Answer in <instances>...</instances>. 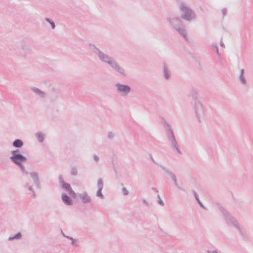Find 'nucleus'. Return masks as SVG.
Returning <instances> with one entry per match:
<instances>
[{
  "instance_id": "nucleus-37",
  "label": "nucleus",
  "mask_w": 253,
  "mask_h": 253,
  "mask_svg": "<svg viewBox=\"0 0 253 253\" xmlns=\"http://www.w3.org/2000/svg\"><path fill=\"white\" fill-rule=\"evenodd\" d=\"M220 45L221 46H222V47L224 48L225 47V45L223 43V42L222 41V40H221L220 42Z\"/></svg>"
},
{
  "instance_id": "nucleus-36",
  "label": "nucleus",
  "mask_w": 253,
  "mask_h": 253,
  "mask_svg": "<svg viewBox=\"0 0 253 253\" xmlns=\"http://www.w3.org/2000/svg\"><path fill=\"white\" fill-rule=\"evenodd\" d=\"M142 202H143V204H145V205H146L147 206H149V204H148V202L146 200L143 199L142 200Z\"/></svg>"
},
{
  "instance_id": "nucleus-18",
  "label": "nucleus",
  "mask_w": 253,
  "mask_h": 253,
  "mask_svg": "<svg viewBox=\"0 0 253 253\" xmlns=\"http://www.w3.org/2000/svg\"><path fill=\"white\" fill-rule=\"evenodd\" d=\"M35 136L39 142L42 143L43 141L45 135L42 132H36Z\"/></svg>"
},
{
  "instance_id": "nucleus-31",
  "label": "nucleus",
  "mask_w": 253,
  "mask_h": 253,
  "mask_svg": "<svg viewBox=\"0 0 253 253\" xmlns=\"http://www.w3.org/2000/svg\"><path fill=\"white\" fill-rule=\"evenodd\" d=\"M158 197L159 198V200L158 201V203L160 205H162V206H164V202L163 201V200L161 199L160 196L158 195Z\"/></svg>"
},
{
  "instance_id": "nucleus-29",
  "label": "nucleus",
  "mask_w": 253,
  "mask_h": 253,
  "mask_svg": "<svg viewBox=\"0 0 253 253\" xmlns=\"http://www.w3.org/2000/svg\"><path fill=\"white\" fill-rule=\"evenodd\" d=\"M122 192L124 196H127L128 195V191L126 187H123L122 189Z\"/></svg>"
},
{
  "instance_id": "nucleus-11",
  "label": "nucleus",
  "mask_w": 253,
  "mask_h": 253,
  "mask_svg": "<svg viewBox=\"0 0 253 253\" xmlns=\"http://www.w3.org/2000/svg\"><path fill=\"white\" fill-rule=\"evenodd\" d=\"M30 89L38 97L41 99H45L46 98V93L39 89L38 87L35 86H31Z\"/></svg>"
},
{
  "instance_id": "nucleus-5",
  "label": "nucleus",
  "mask_w": 253,
  "mask_h": 253,
  "mask_svg": "<svg viewBox=\"0 0 253 253\" xmlns=\"http://www.w3.org/2000/svg\"><path fill=\"white\" fill-rule=\"evenodd\" d=\"M189 96L192 99L191 103L196 117L198 121H200V119L204 117V111L202 104L197 97V92L194 90H192Z\"/></svg>"
},
{
  "instance_id": "nucleus-24",
  "label": "nucleus",
  "mask_w": 253,
  "mask_h": 253,
  "mask_svg": "<svg viewBox=\"0 0 253 253\" xmlns=\"http://www.w3.org/2000/svg\"><path fill=\"white\" fill-rule=\"evenodd\" d=\"M172 181L173 183V184L179 189H182V188L178 184V183L177 182V179L176 177V176H173L171 178Z\"/></svg>"
},
{
  "instance_id": "nucleus-42",
  "label": "nucleus",
  "mask_w": 253,
  "mask_h": 253,
  "mask_svg": "<svg viewBox=\"0 0 253 253\" xmlns=\"http://www.w3.org/2000/svg\"><path fill=\"white\" fill-rule=\"evenodd\" d=\"M152 189L153 190H155L157 192H158V190L156 188H153Z\"/></svg>"
},
{
  "instance_id": "nucleus-16",
  "label": "nucleus",
  "mask_w": 253,
  "mask_h": 253,
  "mask_svg": "<svg viewBox=\"0 0 253 253\" xmlns=\"http://www.w3.org/2000/svg\"><path fill=\"white\" fill-rule=\"evenodd\" d=\"M245 70L244 69H242L240 70V74L238 77V81L239 82L243 85L247 84V81L245 79Z\"/></svg>"
},
{
  "instance_id": "nucleus-32",
  "label": "nucleus",
  "mask_w": 253,
  "mask_h": 253,
  "mask_svg": "<svg viewBox=\"0 0 253 253\" xmlns=\"http://www.w3.org/2000/svg\"><path fill=\"white\" fill-rule=\"evenodd\" d=\"M114 137V134L112 132H109L108 133V137L109 139H112Z\"/></svg>"
},
{
  "instance_id": "nucleus-15",
  "label": "nucleus",
  "mask_w": 253,
  "mask_h": 253,
  "mask_svg": "<svg viewBox=\"0 0 253 253\" xmlns=\"http://www.w3.org/2000/svg\"><path fill=\"white\" fill-rule=\"evenodd\" d=\"M170 72L168 65L165 63H163V76L165 80H169L170 78Z\"/></svg>"
},
{
  "instance_id": "nucleus-20",
  "label": "nucleus",
  "mask_w": 253,
  "mask_h": 253,
  "mask_svg": "<svg viewBox=\"0 0 253 253\" xmlns=\"http://www.w3.org/2000/svg\"><path fill=\"white\" fill-rule=\"evenodd\" d=\"M192 192L193 193L194 196L195 198L196 199V201H197L198 204L200 206L201 208H202L204 209H205V207L204 206L202 202L200 201L198 194L195 191L192 190Z\"/></svg>"
},
{
  "instance_id": "nucleus-3",
  "label": "nucleus",
  "mask_w": 253,
  "mask_h": 253,
  "mask_svg": "<svg viewBox=\"0 0 253 253\" xmlns=\"http://www.w3.org/2000/svg\"><path fill=\"white\" fill-rule=\"evenodd\" d=\"M167 21L170 27L177 32L186 41H188L185 27L179 17L170 16L167 18Z\"/></svg>"
},
{
  "instance_id": "nucleus-7",
  "label": "nucleus",
  "mask_w": 253,
  "mask_h": 253,
  "mask_svg": "<svg viewBox=\"0 0 253 253\" xmlns=\"http://www.w3.org/2000/svg\"><path fill=\"white\" fill-rule=\"evenodd\" d=\"M180 10L182 12L181 18L183 19L191 21L196 19V14L190 8L185 5L184 3H181L179 7Z\"/></svg>"
},
{
  "instance_id": "nucleus-21",
  "label": "nucleus",
  "mask_w": 253,
  "mask_h": 253,
  "mask_svg": "<svg viewBox=\"0 0 253 253\" xmlns=\"http://www.w3.org/2000/svg\"><path fill=\"white\" fill-rule=\"evenodd\" d=\"M22 237V234L20 232H18L13 236H10L8 238L9 241L13 240L14 239H19Z\"/></svg>"
},
{
  "instance_id": "nucleus-12",
  "label": "nucleus",
  "mask_w": 253,
  "mask_h": 253,
  "mask_svg": "<svg viewBox=\"0 0 253 253\" xmlns=\"http://www.w3.org/2000/svg\"><path fill=\"white\" fill-rule=\"evenodd\" d=\"M30 175L33 179V181L38 189H41V186L40 184L38 173L36 172H31L30 173Z\"/></svg>"
},
{
  "instance_id": "nucleus-19",
  "label": "nucleus",
  "mask_w": 253,
  "mask_h": 253,
  "mask_svg": "<svg viewBox=\"0 0 253 253\" xmlns=\"http://www.w3.org/2000/svg\"><path fill=\"white\" fill-rule=\"evenodd\" d=\"M24 187L25 188H27L28 190H29L31 193H32V197L33 198H35L36 193L34 189L33 188L32 186L30 185L28 183L26 182L24 185Z\"/></svg>"
},
{
  "instance_id": "nucleus-41",
  "label": "nucleus",
  "mask_w": 253,
  "mask_h": 253,
  "mask_svg": "<svg viewBox=\"0 0 253 253\" xmlns=\"http://www.w3.org/2000/svg\"><path fill=\"white\" fill-rule=\"evenodd\" d=\"M57 98V95H56L55 98L53 99H51V101H54V100H56Z\"/></svg>"
},
{
  "instance_id": "nucleus-39",
  "label": "nucleus",
  "mask_w": 253,
  "mask_h": 253,
  "mask_svg": "<svg viewBox=\"0 0 253 253\" xmlns=\"http://www.w3.org/2000/svg\"><path fill=\"white\" fill-rule=\"evenodd\" d=\"M65 238H66L69 240H72L73 239L72 237H70L69 236H66Z\"/></svg>"
},
{
  "instance_id": "nucleus-35",
  "label": "nucleus",
  "mask_w": 253,
  "mask_h": 253,
  "mask_svg": "<svg viewBox=\"0 0 253 253\" xmlns=\"http://www.w3.org/2000/svg\"><path fill=\"white\" fill-rule=\"evenodd\" d=\"M207 253H218L216 251H210V250H207Z\"/></svg>"
},
{
  "instance_id": "nucleus-23",
  "label": "nucleus",
  "mask_w": 253,
  "mask_h": 253,
  "mask_svg": "<svg viewBox=\"0 0 253 253\" xmlns=\"http://www.w3.org/2000/svg\"><path fill=\"white\" fill-rule=\"evenodd\" d=\"M45 20L46 22H47L51 27L52 29H54L55 28V25L53 21H52L50 19L48 18H45Z\"/></svg>"
},
{
  "instance_id": "nucleus-4",
  "label": "nucleus",
  "mask_w": 253,
  "mask_h": 253,
  "mask_svg": "<svg viewBox=\"0 0 253 253\" xmlns=\"http://www.w3.org/2000/svg\"><path fill=\"white\" fill-rule=\"evenodd\" d=\"M11 156L10 157V161L14 164L17 166L22 173L24 174L27 175L28 172L26 170L23 163L27 161V158L20 154V150L16 149L11 152Z\"/></svg>"
},
{
  "instance_id": "nucleus-2",
  "label": "nucleus",
  "mask_w": 253,
  "mask_h": 253,
  "mask_svg": "<svg viewBox=\"0 0 253 253\" xmlns=\"http://www.w3.org/2000/svg\"><path fill=\"white\" fill-rule=\"evenodd\" d=\"M220 210L222 212L223 219L226 224L229 227H234L238 230L243 237L247 238L246 231L240 225L238 220L223 208H220Z\"/></svg>"
},
{
  "instance_id": "nucleus-22",
  "label": "nucleus",
  "mask_w": 253,
  "mask_h": 253,
  "mask_svg": "<svg viewBox=\"0 0 253 253\" xmlns=\"http://www.w3.org/2000/svg\"><path fill=\"white\" fill-rule=\"evenodd\" d=\"M98 189H102L103 187V182L102 178H99L97 180Z\"/></svg>"
},
{
  "instance_id": "nucleus-9",
  "label": "nucleus",
  "mask_w": 253,
  "mask_h": 253,
  "mask_svg": "<svg viewBox=\"0 0 253 253\" xmlns=\"http://www.w3.org/2000/svg\"><path fill=\"white\" fill-rule=\"evenodd\" d=\"M115 86L122 96L127 95L131 91L130 87L127 84L117 83L115 84Z\"/></svg>"
},
{
  "instance_id": "nucleus-8",
  "label": "nucleus",
  "mask_w": 253,
  "mask_h": 253,
  "mask_svg": "<svg viewBox=\"0 0 253 253\" xmlns=\"http://www.w3.org/2000/svg\"><path fill=\"white\" fill-rule=\"evenodd\" d=\"M59 182L61 184V188L67 192L69 195L72 198H75L76 193L73 190L70 184L64 181L63 176L61 175H59Z\"/></svg>"
},
{
  "instance_id": "nucleus-25",
  "label": "nucleus",
  "mask_w": 253,
  "mask_h": 253,
  "mask_svg": "<svg viewBox=\"0 0 253 253\" xmlns=\"http://www.w3.org/2000/svg\"><path fill=\"white\" fill-rule=\"evenodd\" d=\"M212 50L215 51V52L217 53V54L219 56L220 54H219V52L218 51V48L217 44L212 43Z\"/></svg>"
},
{
  "instance_id": "nucleus-33",
  "label": "nucleus",
  "mask_w": 253,
  "mask_h": 253,
  "mask_svg": "<svg viewBox=\"0 0 253 253\" xmlns=\"http://www.w3.org/2000/svg\"><path fill=\"white\" fill-rule=\"evenodd\" d=\"M222 14L223 17L225 16L227 14V9L226 8H223L222 9Z\"/></svg>"
},
{
  "instance_id": "nucleus-30",
  "label": "nucleus",
  "mask_w": 253,
  "mask_h": 253,
  "mask_svg": "<svg viewBox=\"0 0 253 253\" xmlns=\"http://www.w3.org/2000/svg\"><path fill=\"white\" fill-rule=\"evenodd\" d=\"M71 241H72L71 245L72 246H76V247L79 246V244H78L77 241L76 239L73 238Z\"/></svg>"
},
{
  "instance_id": "nucleus-17",
  "label": "nucleus",
  "mask_w": 253,
  "mask_h": 253,
  "mask_svg": "<svg viewBox=\"0 0 253 253\" xmlns=\"http://www.w3.org/2000/svg\"><path fill=\"white\" fill-rule=\"evenodd\" d=\"M12 146L16 148H20L23 146V142L21 139H16L13 142Z\"/></svg>"
},
{
  "instance_id": "nucleus-14",
  "label": "nucleus",
  "mask_w": 253,
  "mask_h": 253,
  "mask_svg": "<svg viewBox=\"0 0 253 253\" xmlns=\"http://www.w3.org/2000/svg\"><path fill=\"white\" fill-rule=\"evenodd\" d=\"M78 196L84 204L89 203L91 200L90 197L88 195L86 192L79 194Z\"/></svg>"
},
{
  "instance_id": "nucleus-28",
  "label": "nucleus",
  "mask_w": 253,
  "mask_h": 253,
  "mask_svg": "<svg viewBox=\"0 0 253 253\" xmlns=\"http://www.w3.org/2000/svg\"><path fill=\"white\" fill-rule=\"evenodd\" d=\"M165 172H166V173H167L169 175V176L171 178H172V177H173V176H175V174L173 172H172L171 171H169L168 169H166L165 170Z\"/></svg>"
},
{
  "instance_id": "nucleus-38",
  "label": "nucleus",
  "mask_w": 253,
  "mask_h": 253,
  "mask_svg": "<svg viewBox=\"0 0 253 253\" xmlns=\"http://www.w3.org/2000/svg\"><path fill=\"white\" fill-rule=\"evenodd\" d=\"M150 156L151 159V160L152 161V162H153L154 163L156 164V162H155V161L154 160V159L153 158L152 156L151 155H150Z\"/></svg>"
},
{
  "instance_id": "nucleus-1",
  "label": "nucleus",
  "mask_w": 253,
  "mask_h": 253,
  "mask_svg": "<svg viewBox=\"0 0 253 253\" xmlns=\"http://www.w3.org/2000/svg\"><path fill=\"white\" fill-rule=\"evenodd\" d=\"M88 46L90 49L94 54L97 55L98 59L101 62L108 65L110 67L118 74L124 77L126 76L125 69L119 65L114 57L105 53L93 44L89 43Z\"/></svg>"
},
{
  "instance_id": "nucleus-34",
  "label": "nucleus",
  "mask_w": 253,
  "mask_h": 253,
  "mask_svg": "<svg viewBox=\"0 0 253 253\" xmlns=\"http://www.w3.org/2000/svg\"><path fill=\"white\" fill-rule=\"evenodd\" d=\"M93 158L94 160L96 162H98V161H99V157H98L97 155H94L93 156Z\"/></svg>"
},
{
  "instance_id": "nucleus-13",
  "label": "nucleus",
  "mask_w": 253,
  "mask_h": 253,
  "mask_svg": "<svg viewBox=\"0 0 253 253\" xmlns=\"http://www.w3.org/2000/svg\"><path fill=\"white\" fill-rule=\"evenodd\" d=\"M71 196H68L65 193H62L61 194V199L63 203L67 206H71L73 204V202L71 199Z\"/></svg>"
},
{
  "instance_id": "nucleus-6",
  "label": "nucleus",
  "mask_w": 253,
  "mask_h": 253,
  "mask_svg": "<svg viewBox=\"0 0 253 253\" xmlns=\"http://www.w3.org/2000/svg\"><path fill=\"white\" fill-rule=\"evenodd\" d=\"M165 124L168 127V131L166 132L167 137L170 143L171 148L173 150L176 151L179 154H181V152L178 147L177 143L176 141L173 130L170 125L167 122H165Z\"/></svg>"
},
{
  "instance_id": "nucleus-27",
  "label": "nucleus",
  "mask_w": 253,
  "mask_h": 253,
  "mask_svg": "<svg viewBox=\"0 0 253 253\" xmlns=\"http://www.w3.org/2000/svg\"><path fill=\"white\" fill-rule=\"evenodd\" d=\"M102 189H98L97 192H96V196L97 197H100L101 199L104 198V196L102 194Z\"/></svg>"
},
{
  "instance_id": "nucleus-40",
  "label": "nucleus",
  "mask_w": 253,
  "mask_h": 253,
  "mask_svg": "<svg viewBox=\"0 0 253 253\" xmlns=\"http://www.w3.org/2000/svg\"><path fill=\"white\" fill-rule=\"evenodd\" d=\"M61 234L62 235H63V236H64V237H66V235H65V234H64V233L63 232L62 230L61 231Z\"/></svg>"
},
{
  "instance_id": "nucleus-10",
  "label": "nucleus",
  "mask_w": 253,
  "mask_h": 253,
  "mask_svg": "<svg viewBox=\"0 0 253 253\" xmlns=\"http://www.w3.org/2000/svg\"><path fill=\"white\" fill-rule=\"evenodd\" d=\"M20 48L23 51V55L26 57L27 55L32 53V49L30 45L27 44L24 41H21L20 42Z\"/></svg>"
},
{
  "instance_id": "nucleus-26",
  "label": "nucleus",
  "mask_w": 253,
  "mask_h": 253,
  "mask_svg": "<svg viewBox=\"0 0 253 253\" xmlns=\"http://www.w3.org/2000/svg\"><path fill=\"white\" fill-rule=\"evenodd\" d=\"M78 174V170L76 167L72 168L71 169V174L73 176H76Z\"/></svg>"
}]
</instances>
